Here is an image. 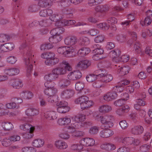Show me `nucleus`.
Returning a JSON list of instances; mask_svg holds the SVG:
<instances>
[{
  "instance_id": "nucleus-1",
  "label": "nucleus",
  "mask_w": 152,
  "mask_h": 152,
  "mask_svg": "<svg viewBox=\"0 0 152 152\" xmlns=\"http://www.w3.org/2000/svg\"><path fill=\"white\" fill-rule=\"evenodd\" d=\"M100 119L105 129L102 130L100 132V136L103 138H107L113 134V132L108 129L113 126L112 122L114 120L113 116L110 115L100 116Z\"/></svg>"
},
{
  "instance_id": "nucleus-2",
  "label": "nucleus",
  "mask_w": 152,
  "mask_h": 152,
  "mask_svg": "<svg viewBox=\"0 0 152 152\" xmlns=\"http://www.w3.org/2000/svg\"><path fill=\"white\" fill-rule=\"evenodd\" d=\"M85 119V116L80 115L75 116L72 117V123L71 124L67 126L68 129L71 130V132H72L75 131V129H79L83 126L84 125V122H82Z\"/></svg>"
},
{
  "instance_id": "nucleus-3",
  "label": "nucleus",
  "mask_w": 152,
  "mask_h": 152,
  "mask_svg": "<svg viewBox=\"0 0 152 152\" xmlns=\"http://www.w3.org/2000/svg\"><path fill=\"white\" fill-rule=\"evenodd\" d=\"M75 102L76 104H80L81 108L86 109L92 106L94 103L92 100H89L88 97L82 96L76 99Z\"/></svg>"
},
{
  "instance_id": "nucleus-4",
  "label": "nucleus",
  "mask_w": 152,
  "mask_h": 152,
  "mask_svg": "<svg viewBox=\"0 0 152 152\" xmlns=\"http://www.w3.org/2000/svg\"><path fill=\"white\" fill-rule=\"evenodd\" d=\"M31 51H28L24 55L23 60L26 66V74L27 76H29L32 73L33 66L30 62V60L32 58L34 55L32 56Z\"/></svg>"
},
{
  "instance_id": "nucleus-5",
  "label": "nucleus",
  "mask_w": 152,
  "mask_h": 152,
  "mask_svg": "<svg viewBox=\"0 0 152 152\" xmlns=\"http://www.w3.org/2000/svg\"><path fill=\"white\" fill-rule=\"evenodd\" d=\"M62 64L63 67H58L53 69L58 77L59 75L65 74L66 70L69 71H71L72 70L71 67L67 62L63 61Z\"/></svg>"
},
{
  "instance_id": "nucleus-6",
  "label": "nucleus",
  "mask_w": 152,
  "mask_h": 152,
  "mask_svg": "<svg viewBox=\"0 0 152 152\" xmlns=\"http://www.w3.org/2000/svg\"><path fill=\"white\" fill-rule=\"evenodd\" d=\"M57 52L66 57L71 56L72 53L74 51V48L72 46L61 47L58 48Z\"/></svg>"
},
{
  "instance_id": "nucleus-7",
  "label": "nucleus",
  "mask_w": 152,
  "mask_h": 152,
  "mask_svg": "<svg viewBox=\"0 0 152 152\" xmlns=\"http://www.w3.org/2000/svg\"><path fill=\"white\" fill-rule=\"evenodd\" d=\"M82 76L81 72L79 70H76L70 72L67 75V77L69 80H75L80 78Z\"/></svg>"
},
{
  "instance_id": "nucleus-8",
  "label": "nucleus",
  "mask_w": 152,
  "mask_h": 152,
  "mask_svg": "<svg viewBox=\"0 0 152 152\" xmlns=\"http://www.w3.org/2000/svg\"><path fill=\"white\" fill-rule=\"evenodd\" d=\"M115 68L117 69V72L119 75L123 76L129 73L130 70V67L128 66H126L123 67H120V66L115 65Z\"/></svg>"
},
{
  "instance_id": "nucleus-9",
  "label": "nucleus",
  "mask_w": 152,
  "mask_h": 152,
  "mask_svg": "<svg viewBox=\"0 0 152 152\" xmlns=\"http://www.w3.org/2000/svg\"><path fill=\"white\" fill-rule=\"evenodd\" d=\"M80 143L82 146H93L95 143L94 140L92 138H83L80 141Z\"/></svg>"
},
{
  "instance_id": "nucleus-10",
  "label": "nucleus",
  "mask_w": 152,
  "mask_h": 152,
  "mask_svg": "<svg viewBox=\"0 0 152 152\" xmlns=\"http://www.w3.org/2000/svg\"><path fill=\"white\" fill-rule=\"evenodd\" d=\"M91 64V62L89 60H83L78 63L77 67L79 69L84 70L88 68Z\"/></svg>"
},
{
  "instance_id": "nucleus-11",
  "label": "nucleus",
  "mask_w": 152,
  "mask_h": 152,
  "mask_svg": "<svg viewBox=\"0 0 152 152\" xmlns=\"http://www.w3.org/2000/svg\"><path fill=\"white\" fill-rule=\"evenodd\" d=\"M74 94V91L71 89H66L61 94V97L64 99H69L72 97Z\"/></svg>"
},
{
  "instance_id": "nucleus-12",
  "label": "nucleus",
  "mask_w": 152,
  "mask_h": 152,
  "mask_svg": "<svg viewBox=\"0 0 152 152\" xmlns=\"http://www.w3.org/2000/svg\"><path fill=\"white\" fill-rule=\"evenodd\" d=\"M94 9L97 12L102 13L106 12L109 10L110 6L107 4L98 5Z\"/></svg>"
},
{
  "instance_id": "nucleus-13",
  "label": "nucleus",
  "mask_w": 152,
  "mask_h": 152,
  "mask_svg": "<svg viewBox=\"0 0 152 152\" xmlns=\"http://www.w3.org/2000/svg\"><path fill=\"white\" fill-rule=\"evenodd\" d=\"M101 148L107 151H110L115 149V145L110 143L105 142L100 146Z\"/></svg>"
},
{
  "instance_id": "nucleus-14",
  "label": "nucleus",
  "mask_w": 152,
  "mask_h": 152,
  "mask_svg": "<svg viewBox=\"0 0 152 152\" xmlns=\"http://www.w3.org/2000/svg\"><path fill=\"white\" fill-rule=\"evenodd\" d=\"M77 42V39L75 37L69 36L66 37L64 41L65 44L67 45H73Z\"/></svg>"
},
{
  "instance_id": "nucleus-15",
  "label": "nucleus",
  "mask_w": 152,
  "mask_h": 152,
  "mask_svg": "<svg viewBox=\"0 0 152 152\" xmlns=\"http://www.w3.org/2000/svg\"><path fill=\"white\" fill-rule=\"evenodd\" d=\"M71 83L70 80L69 79H61L59 80L58 86L61 88H65Z\"/></svg>"
},
{
  "instance_id": "nucleus-16",
  "label": "nucleus",
  "mask_w": 152,
  "mask_h": 152,
  "mask_svg": "<svg viewBox=\"0 0 152 152\" xmlns=\"http://www.w3.org/2000/svg\"><path fill=\"white\" fill-rule=\"evenodd\" d=\"M10 84L13 88L16 89H19L22 87L23 85L22 82L18 79L12 80Z\"/></svg>"
},
{
  "instance_id": "nucleus-17",
  "label": "nucleus",
  "mask_w": 152,
  "mask_h": 152,
  "mask_svg": "<svg viewBox=\"0 0 152 152\" xmlns=\"http://www.w3.org/2000/svg\"><path fill=\"white\" fill-rule=\"evenodd\" d=\"M58 76L53 69L51 72L49 74L46 75L44 77V79L46 80H53L58 78Z\"/></svg>"
},
{
  "instance_id": "nucleus-18",
  "label": "nucleus",
  "mask_w": 152,
  "mask_h": 152,
  "mask_svg": "<svg viewBox=\"0 0 152 152\" xmlns=\"http://www.w3.org/2000/svg\"><path fill=\"white\" fill-rule=\"evenodd\" d=\"M117 96V93L110 91L104 95V99L105 100L109 101L114 99Z\"/></svg>"
},
{
  "instance_id": "nucleus-19",
  "label": "nucleus",
  "mask_w": 152,
  "mask_h": 152,
  "mask_svg": "<svg viewBox=\"0 0 152 152\" xmlns=\"http://www.w3.org/2000/svg\"><path fill=\"white\" fill-rule=\"evenodd\" d=\"M90 50L88 48L83 47L80 49L78 51L77 54L80 57H83L88 54L90 52Z\"/></svg>"
},
{
  "instance_id": "nucleus-20",
  "label": "nucleus",
  "mask_w": 152,
  "mask_h": 152,
  "mask_svg": "<svg viewBox=\"0 0 152 152\" xmlns=\"http://www.w3.org/2000/svg\"><path fill=\"white\" fill-rule=\"evenodd\" d=\"M143 131V127L140 125L134 126L131 130L132 133L134 134H140L142 133Z\"/></svg>"
},
{
  "instance_id": "nucleus-21",
  "label": "nucleus",
  "mask_w": 152,
  "mask_h": 152,
  "mask_svg": "<svg viewBox=\"0 0 152 152\" xmlns=\"http://www.w3.org/2000/svg\"><path fill=\"white\" fill-rule=\"evenodd\" d=\"M20 71L18 69L12 68L7 69L5 70V73L10 76H13L18 74Z\"/></svg>"
},
{
  "instance_id": "nucleus-22",
  "label": "nucleus",
  "mask_w": 152,
  "mask_h": 152,
  "mask_svg": "<svg viewBox=\"0 0 152 152\" xmlns=\"http://www.w3.org/2000/svg\"><path fill=\"white\" fill-rule=\"evenodd\" d=\"M92 51L93 53H94V55L93 57V59L96 60L101 58L100 57L97 58H96V57L98 58L99 57V56L102 54L104 51L103 48L101 47L96 50H92Z\"/></svg>"
},
{
  "instance_id": "nucleus-23",
  "label": "nucleus",
  "mask_w": 152,
  "mask_h": 152,
  "mask_svg": "<svg viewBox=\"0 0 152 152\" xmlns=\"http://www.w3.org/2000/svg\"><path fill=\"white\" fill-rule=\"evenodd\" d=\"M71 122L70 118L68 116L59 118L58 121V124L61 125H68Z\"/></svg>"
},
{
  "instance_id": "nucleus-24",
  "label": "nucleus",
  "mask_w": 152,
  "mask_h": 152,
  "mask_svg": "<svg viewBox=\"0 0 152 152\" xmlns=\"http://www.w3.org/2000/svg\"><path fill=\"white\" fill-rule=\"evenodd\" d=\"M26 114L28 116H35L37 115L39 113L38 110L33 108H31L27 109L26 111Z\"/></svg>"
},
{
  "instance_id": "nucleus-25",
  "label": "nucleus",
  "mask_w": 152,
  "mask_h": 152,
  "mask_svg": "<svg viewBox=\"0 0 152 152\" xmlns=\"http://www.w3.org/2000/svg\"><path fill=\"white\" fill-rule=\"evenodd\" d=\"M55 145L58 149H65L68 146L66 143L61 140H59L56 141Z\"/></svg>"
},
{
  "instance_id": "nucleus-26",
  "label": "nucleus",
  "mask_w": 152,
  "mask_h": 152,
  "mask_svg": "<svg viewBox=\"0 0 152 152\" xmlns=\"http://www.w3.org/2000/svg\"><path fill=\"white\" fill-rule=\"evenodd\" d=\"M58 91L57 89L56 88H46L44 91L45 94L48 96L56 94Z\"/></svg>"
},
{
  "instance_id": "nucleus-27",
  "label": "nucleus",
  "mask_w": 152,
  "mask_h": 152,
  "mask_svg": "<svg viewBox=\"0 0 152 152\" xmlns=\"http://www.w3.org/2000/svg\"><path fill=\"white\" fill-rule=\"evenodd\" d=\"M112 110V108L110 106L107 105H103L100 106L99 110L100 112L105 113H107Z\"/></svg>"
},
{
  "instance_id": "nucleus-28",
  "label": "nucleus",
  "mask_w": 152,
  "mask_h": 152,
  "mask_svg": "<svg viewBox=\"0 0 152 152\" xmlns=\"http://www.w3.org/2000/svg\"><path fill=\"white\" fill-rule=\"evenodd\" d=\"M62 39V37L59 35L52 36L49 38V41L53 43H57L61 41Z\"/></svg>"
},
{
  "instance_id": "nucleus-29",
  "label": "nucleus",
  "mask_w": 152,
  "mask_h": 152,
  "mask_svg": "<svg viewBox=\"0 0 152 152\" xmlns=\"http://www.w3.org/2000/svg\"><path fill=\"white\" fill-rule=\"evenodd\" d=\"M44 142L43 140L38 139L34 140L32 142V144L33 146L38 148L42 146Z\"/></svg>"
},
{
  "instance_id": "nucleus-30",
  "label": "nucleus",
  "mask_w": 152,
  "mask_h": 152,
  "mask_svg": "<svg viewBox=\"0 0 152 152\" xmlns=\"http://www.w3.org/2000/svg\"><path fill=\"white\" fill-rule=\"evenodd\" d=\"M33 38V37L32 36L30 37L29 39L27 38L26 40L19 47L20 49H23L25 48L32 41Z\"/></svg>"
},
{
  "instance_id": "nucleus-31",
  "label": "nucleus",
  "mask_w": 152,
  "mask_h": 152,
  "mask_svg": "<svg viewBox=\"0 0 152 152\" xmlns=\"http://www.w3.org/2000/svg\"><path fill=\"white\" fill-rule=\"evenodd\" d=\"M52 10L50 9L41 10L39 12V15L41 16L46 17L50 16L53 13Z\"/></svg>"
},
{
  "instance_id": "nucleus-32",
  "label": "nucleus",
  "mask_w": 152,
  "mask_h": 152,
  "mask_svg": "<svg viewBox=\"0 0 152 152\" xmlns=\"http://www.w3.org/2000/svg\"><path fill=\"white\" fill-rule=\"evenodd\" d=\"M2 126L5 130L9 131L13 128V125L10 122H3L2 124Z\"/></svg>"
},
{
  "instance_id": "nucleus-33",
  "label": "nucleus",
  "mask_w": 152,
  "mask_h": 152,
  "mask_svg": "<svg viewBox=\"0 0 152 152\" xmlns=\"http://www.w3.org/2000/svg\"><path fill=\"white\" fill-rule=\"evenodd\" d=\"M45 116L47 119L49 120H54L56 119V114L52 111H48L45 113Z\"/></svg>"
},
{
  "instance_id": "nucleus-34",
  "label": "nucleus",
  "mask_w": 152,
  "mask_h": 152,
  "mask_svg": "<svg viewBox=\"0 0 152 152\" xmlns=\"http://www.w3.org/2000/svg\"><path fill=\"white\" fill-rule=\"evenodd\" d=\"M20 128L23 130H29V132H33L34 129V127L29 124H26L20 126Z\"/></svg>"
},
{
  "instance_id": "nucleus-35",
  "label": "nucleus",
  "mask_w": 152,
  "mask_h": 152,
  "mask_svg": "<svg viewBox=\"0 0 152 152\" xmlns=\"http://www.w3.org/2000/svg\"><path fill=\"white\" fill-rule=\"evenodd\" d=\"M38 5L41 7H49L51 5L48 0H40L39 1Z\"/></svg>"
},
{
  "instance_id": "nucleus-36",
  "label": "nucleus",
  "mask_w": 152,
  "mask_h": 152,
  "mask_svg": "<svg viewBox=\"0 0 152 152\" xmlns=\"http://www.w3.org/2000/svg\"><path fill=\"white\" fill-rule=\"evenodd\" d=\"M113 79V76L110 74L104 75L101 78L102 82L104 83L109 82L111 81Z\"/></svg>"
},
{
  "instance_id": "nucleus-37",
  "label": "nucleus",
  "mask_w": 152,
  "mask_h": 152,
  "mask_svg": "<svg viewBox=\"0 0 152 152\" xmlns=\"http://www.w3.org/2000/svg\"><path fill=\"white\" fill-rule=\"evenodd\" d=\"M22 97L26 99H31L33 96V94L29 91H23L21 94Z\"/></svg>"
},
{
  "instance_id": "nucleus-38",
  "label": "nucleus",
  "mask_w": 152,
  "mask_h": 152,
  "mask_svg": "<svg viewBox=\"0 0 152 152\" xmlns=\"http://www.w3.org/2000/svg\"><path fill=\"white\" fill-rule=\"evenodd\" d=\"M58 96L56 94L49 96L47 98V100L49 102L54 103L58 101Z\"/></svg>"
},
{
  "instance_id": "nucleus-39",
  "label": "nucleus",
  "mask_w": 152,
  "mask_h": 152,
  "mask_svg": "<svg viewBox=\"0 0 152 152\" xmlns=\"http://www.w3.org/2000/svg\"><path fill=\"white\" fill-rule=\"evenodd\" d=\"M103 83L101 79L100 80H97L93 84V86L96 88H99L101 87H104L105 86V85Z\"/></svg>"
},
{
  "instance_id": "nucleus-40",
  "label": "nucleus",
  "mask_w": 152,
  "mask_h": 152,
  "mask_svg": "<svg viewBox=\"0 0 152 152\" xmlns=\"http://www.w3.org/2000/svg\"><path fill=\"white\" fill-rule=\"evenodd\" d=\"M134 139L132 137H125L123 140V142L126 145H129L132 144L134 141Z\"/></svg>"
},
{
  "instance_id": "nucleus-41",
  "label": "nucleus",
  "mask_w": 152,
  "mask_h": 152,
  "mask_svg": "<svg viewBox=\"0 0 152 152\" xmlns=\"http://www.w3.org/2000/svg\"><path fill=\"white\" fill-rule=\"evenodd\" d=\"M110 55H112L113 58L118 57L121 54V51L118 49H115L110 52Z\"/></svg>"
},
{
  "instance_id": "nucleus-42",
  "label": "nucleus",
  "mask_w": 152,
  "mask_h": 152,
  "mask_svg": "<svg viewBox=\"0 0 152 152\" xmlns=\"http://www.w3.org/2000/svg\"><path fill=\"white\" fill-rule=\"evenodd\" d=\"M62 17L59 14H53L50 17V20L54 22L59 20Z\"/></svg>"
},
{
  "instance_id": "nucleus-43",
  "label": "nucleus",
  "mask_w": 152,
  "mask_h": 152,
  "mask_svg": "<svg viewBox=\"0 0 152 152\" xmlns=\"http://www.w3.org/2000/svg\"><path fill=\"white\" fill-rule=\"evenodd\" d=\"M97 27L103 30H107L109 28V26L105 23H101L97 24Z\"/></svg>"
},
{
  "instance_id": "nucleus-44",
  "label": "nucleus",
  "mask_w": 152,
  "mask_h": 152,
  "mask_svg": "<svg viewBox=\"0 0 152 152\" xmlns=\"http://www.w3.org/2000/svg\"><path fill=\"white\" fill-rule=\"evenodd\" d=\"M84 84L82 82H77L75 84V88L76 90L77 91H81L83 90L85 92V89H83L84 87Z\"/></svg>"
},
{
  "instance_id": "nucleus-45",
  "label": "nucleus",
  "mask_w": 152,
  "mask_h": 152,
  "mask_svg": "<svg viewBox=\"0 0 152 152\" xmlns=\"http://www.w3.org/2000/svg\"><path fill=\"white\" fill-rule=\"evenodd\" d=\"M141 45L140 43L138 41H136L135 42L134 46V50L137 53H140L141 51L140 48Z\"/></svg>"
},
{
  "instance_id": "nucleus-46",
  "label": "nucleus",
  "mask_w": 152,
  "mask_h": 152,
  "mask_svg": "<svg viewBox=\"0 0 152 152\" xmlns=\"http://www.w3.org/2000/svg\"><path fill=\"white\" fill-rule=\"evenodd\" d=\"M87 80L89 82H92L96 80L97 78L96 76L94 74H89L87 75L86 77Z\"/></svg>"
},
{
  "instance_id": "nucleus-47",
  "label": "nucleus",
  "mask_w": 152,
  "mask_h": 152,
  "mask_svg": "<svg viewBox=\"0 0 152 152\" xmlns=\"http://www.w3.org/2000/svg\"><path fill=\"white\" fill-rule=\"evenodd\" d=\"M50 20L49 19H45L39 22V25L42 26H48L50 25Z\"/></svg>"
},
{
  "instance_id": "nucleus-48",
  "label": "nucleus",
  "mask_w": 152,
  "mask_h": 152,
  "mask_svg": "<svg viewBox=\"0 0 152 152\" xmlns=\"http://www.w3.org/2000/svg\"><path fill=\"white\" fill-rule=\"evenodd\" d=\"M10 39L9 36L4 34H0V42H4L8 41Z\"/></svg>"
},
{
  "instance_id": "nucleus-49",
  "label": "nucleus",
  "mask_w": 152,
  "mask_h": 152,
  "mask_svg": "<svg viewBox=\"0 0 152 152\" xmlns=\"http://www.w3.org/2000/svg\"><path fill=\"white\" fill-rule=\"evenodd\" d=\"M83 148V146L80 144H74L71 146V149L73 150H81Z\"/></svg>"
},
{
  "instance_id": "nucleus-50",
  "label": "nucleus",
  "mask_w": 152,
  "mask_h": 152,
  "mask_svg": "<svg viewBox=\"0 0 152 152\" xmlns=\"http://www.w3.org/2000/svg\"><path fill=\"white\" fill-rule=\"evenodd\" d=\"M104 72V71L102 69H100L96 70L94 72V75L96 76L97 78H102V76L104 75V74L102 73Z\"/></svg>"
},
{
  "instance_id": "nucleus-51",
  "label": "nucleus",
  "mask_w": 152,
  "mask_h": 152,
  "mask_svg": "<svg viewBox=\"0 0 152 152\" xmlns=\"http://www.w3.org/2000/svg\"><path fill=\"white\" fill-rule=\"evenodd\" d=\"M54 83L52 80H47L44 84L45 86L47 88H55L54 86Z\"/></svg>"
},
{
  "instance_id": "nucleus-52",
  "label": "nucleus",
  "mask_w": 152,
  "mask_h": 152,
  "mask_svg": "<svg viewBox=\"0 0 152 152\" xmlns=\"http://www.w3.org/2000/svg\"><path fill=\"white\" fill-rule=\"evenodd\" d=\"M22 135L23 138L26 139H28L32 138L34 134L33 132H29L23 133Z\"/></svg>"
},
{
  "instance_id": "nucleus-53",
  "label": "nucleus",
  "mask_w": 152,
  "mask_h": 152,
  "mask_svg": "<svg viewBox=\"0 0 152 152\" xmlns=\"http://www.w3.org/2000/svg\"><path fill=\"white\" fill-rule=\"evenodd\" d=\"M28 11L31 12H35L39 10V7L36 4L30 5L28 8Z\"/></svg>"
},
{
  "instance_id": "nucleus-54",
  "label": "nucleus",
  "mask_w": 152,
  "mask_h": 152,
  "mask_svg": "<svg viewBox=\"0 0 152 152\" xmlns=\"http://www.w3.org/2000/svg\"><path fill=\"white\" fill-rule=\"evenodd\" d=\"M150 146L147 144L142 145L140 147V150L142 152H146L149 149Z\"/></svg>"
},
{
  "instance_id": "nucleus-55",
  "label": "nucleus",
  "mask_w": 152,
  "mask_h": 152,
  "mask_svg": "<svg viewBox=\"0 0 152 152\" xmlns=\"http://www.w3.org/2000/svg\"><path fill=\"white\" fill-rule=\"evenodd\" d=\"M99 128L96 126H94L91 127L89 130V132L91 134L94 135L96 134L98 132Z\"/></svg>"
},
{
  "instance_id": "nucleus-56",
  "label": "nucleus",
  "mask_w": 152,
  "mask_h": 152,
  "mask_svg": "<svg viewBox=\"0 0 152 152\" xmlns=\"http://www.w3.org/2000/svg\"><path fill=\"white\" fill-rule=\"evenodd\" d=\"M69 110V107L63 108L61 107H58L57 112L59 113H64L67 112Z\"/></svg>"
},
{
  "instance_id": "nucleus-57",
  "label": "nucleus",
  "mask_w": 152,
  "mask_h": 152,
  "mask_svg": "<svg viewBox=\"0 0 152 152\" xmlns=\"http://www.w3.org/2000/svg\"><path fill=\"white\" fill-rule=\"evenodd\" d=\"M58 107H61L63 108L69 107L67 106L68 103L65 101H61L58 102L56 104Z\"/></svg>"
},
{
  "instance_id": "nucleus-58",
  "label": "nucleus",
  "mask_w": 152,
  "mask_h": 152,
  "mask_svg": "<svg viewBox=\"0 0 152 152\" xmlns=\"http://www.w3.org/2000/svg\"><path fill=\"white\" fill-rule=\"evenodd\" d=\"M126 36L123 34H119L116 36L117 40L121 42H122L125 41L126 40Z\"/></svg>"
},
{
  "instance_id": "nucleus-59",
  "label": "nucleus",
  "mask_w": 152,
  "mask_h": 152,
  "mask_svg": "<svg viewBox=\"0 0 152 152\" xmlns=\"http://www.w3.org/2000/svg\"><path fill=\"white\" fill-rule=\"evenodd\" d=\"M76 21L73 20H67L64 21V26H69L73 25L76 23Z\"/></svg>"
},
{
  "instance_id": "nucleus-60",
  "label": "nucleus",
  "mask_w": 152,
  "mask_h": 152,
  "mask_svg": "<svg viewBox=\"0 0 152 152\" xmlns=\"http://www.w3.org/2000/svg\"><path fill=\"white\" fill-rule=\"evenodd\" d=\"M11 140H10V138L9 139L7 138L4 139L2 141V145L5 147H7L10 145V142Z\"/></svg>"
},
{
  "instance_id": "nucleus-61",
  "label": "nucleus",
  "mask_w": 152,
  "mask_h": 152,
  "mask_svg": "<svg viewBox=\"0 0 152 152\" xmlns=\"http://www.w3.org/2000/svg\"><path fill=\"white\" fill-rule=\"evenodd\" d=\"M11 101L12 102H15L16 104L18 105L17 108L18 107V104L21 103L23 102L22 99L21 98L19 97L12 98L11 99Z\"/></svg>"
},
{
  "instance_id": "nucleus-62",
  "label": "nucleus",
  "mask_w": 152,
  "mask_h": 152,
  "mask_svg": "<svg viewBox=\"0 0 152 152\" xmlns=\"http://www.w3.org/2000/svg\"><path fill=\"white\" fill-rule=\"evenodd\" d=\"M7 61L9 63L13 64L17 61L16 58L14 56H10L7 59Z\"/></svg>"
},
{
  "instance_id": "nucleus-63",
  "label": "nucleus",
  "mask_w": 152,
  "mask_h": 152,
  "mask_svg": "<svg viewBox=\"0 0 152 152\" xmlns=\"http://www.w3.org/2000/svg\"><path fill=\"white\" fill-rule=\"evenodd\" d=\"M130 148L126 146H123L119 148L117 150V152H129Z\"/></svg>"
},
{
  "instance_id": "nucleus-64",
  "label": "nucleus",
  "mask_w": 152,
  "mask_h": 152,
  "mask_svg": "<svg viewBox=\"0 0 152 152\" xmlns=\"http://www.w3.org/2000/svg\"><path fill=\"white\" fill-rule=\"evenodd\" d=\"M34 148L32 147H25L22 149L23 152H34Z\"/></svg>"
}]
</instances>
